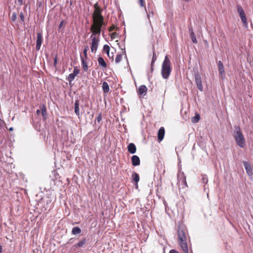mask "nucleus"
Segmentation results:
<instances>
[{
	"label": "nucleus",
	"instance_id": "f257e3e1",
	"mask_svg": "<svg viewBox=\"0 0 253 253\" xmlns=\"http://www.w3.org/2000/svg\"><path fill=\"white\" fill-rule=\"evenodd\" d=\"M187 229L184 226H179L177 230L178 244L184 253H188L187 243Z\"/></svg>",
	"mask_w": 253,
	"mask_h": 253
},
{
	"label": "nucleus",
	"instance_id": "f03ea898",
	"mask_svg": "<svg viewBox=\"0 0 253 253\" xmlns=\"http://www.w3.org/2000/svg\"><path fill=\"white\" fill-rule=\"evenodd\" d=\"M233 137L237 145L240 148H244L246 145V140L241 130L240 127L238 126H234Z\"/></svg>",
	"mask_w": 253,
	"mask_h": 253
},
{
	"label": "nucleus",
	"instance_id": "7ed1b4c3",
	"mask_svg": "<svg viewBox=\"0 0 253 253\" xmlns=\"http://www.w3.org/2000/svg\"><path fill=\"white\" fill-rule=\"evenodd\" d=\"M103 26H105L104 18H92V24L90 27L92 34L99 36Z\"/></svg>",
	"mask_w": 253,
	"mask_h": 253
},
{
	"label": "nucleus",
	"instance_id": "20e7f679",
	"mask_svg": "<svg viewBox=\"0 0 253 253\" xmlns=\"http://www.w3.org/2000/svg\"><path fill=\"white\" fill-rule=\"evenodd\" d=\"M171 72V62L168 56L166 55L162 66L161 74L163 78L165 79H168L170 75Z\"/></svg>",
	"mask_w": 253,
	"mask_h": 253
},
{
	"label": "nucleus",
	"instance_id": "39448f33",
	"mask_svg": "<svg viewBox=\"0 0 253 253\" xmlns=\"http://www.w3.org/2000/svg\"><path fill=\"white\" fill-rule=\"evenodd\" d=\"M90 49L92 53H95L97 50L99 42V36L97 35L92 34L90 37Z\"/></svg>",
	"mask_w": 253,
	"mask_h": 253
},
{
	"label": "nucleus",
	"instance_id": "423d86ee",
	"mask_svg": "<svg viewBox=\"0 0 253 253\" xmlns=\"http://www.w3.org/2000/svg\"><path fill=\"white\" fill-rule=\"evenodd\" d=\"M237 11L239 14L241 20L245 27H248V22L245 11L241 5L237 4L236 6Z\"/></svg>",
	"mask_w": 253,
	"mask_h": 253
},
{
	"label": "nucleus",
	"instance_id": "0eeeda50",
	"mask_svg": "<svg viewBox=\"0 0 253 253\" xmlns=\"http://www.w3.org/2000/svg\"><path fill=\"white\" fill-rule=\"evenodd\" d=\"M94 10L92 13V18H104L102 15L103 9L98 5V2H96L93 6Z\"/></svg>",
	"mask_w": 253,
	"mask_h": 253
},
{
	"label": "nucleus",
	"instance_id": "6e6552de",
	"mask_svg": "<svg viewBox=\"0 0 253 253\" xmlns=\"http://www.w3.org/2000/svg\"><path fill=\"white\" fill-rule=\"evenodd\" d=\"M177 181L178 183H181L182 188L188 187L186 182V177L183 172H180L177 175Z\"/></svg>",
	"mask_w": 253,
	"mask_h": 253
},
{
	"label": "nucleus",
	"instance_id": "1a4fd4ad",
	"mask_svg": "<svg viewBox=\"0 0 253 253\" xmlns=\"http://www.w3.org/2000/svg\"><path fill=\"white\" fill-rule=\"evenodd\" d=\"M79 72L80 70L76 67H74L73 73L70 74L67 78V80L70 84L75 79V77Z\"/></svg>",
	"mask_w": 253,
	"mask_h": 253
},
{
	"label": "nucleus",
	"instance_id": "9d476101",
	"mask_svg": "<svg viewBox=\"0 0 253 253\" xmlns=\"http://www.w3.org/2000/svg\"><path fill=\"white\" fill-rule=\"evenodd\" d=\"M195 79L197 87L201 91H202L203 90V87L200 75L199 74H196Z\"/></svg>",
	"mask_w": 253,
	"mask_h": 253
},
{
	"label": "nucleus",
	"instance_id": "9b49d317",
	"mask_svg": "<svg viewBox=\"0 0 253 253\" xmlns=\"http://www.w3.org/2000/svg\"><path fill=\"white\" fill-rule=\"evenodd\" d=\"M42 42V35L41 33H37V39L36 41V49L39 50L40 49Z\"/></svg>",
	"mask_w": 253,
	"mask_h": 253
},
{
	"label": "nucleus",
	"instance_id": "f8f14e48",
	"mask_svg": "<svg viewBox=\"0 0 253 253\" xmlns=\"http://www.w3.org/2000/svg\"><path fill=\"white\" fill-rule=\"evenodd\" d=\"M243 164L248 175L252 176L253 175L252 168L250 164L246 161H244Z\"/></svg>",
	"mask_w": 253,
	"mask_h": 253
},
{
	"label": "nucleus",
	"instance_id": "ddd939ff",
	"mask_svg": "<svg viewBox=\"0 0 253 253\" xmlns=\"http://www.w3.org/2000/svg\"><path fill=\"white\" fill-rule=\"evenodd\" d=\"M165 134V130L164 127H161L158 132V139L159 142L162 141Z\"/></svg>",
	"mask_w": 253,
	"mask_h": 253
},
{
	"label": "nucleus",
	"instance_id": "4468645a",
	"mask_svg": "<svg viewBox=\"0 0 253 253\" xmlns=\"http://www.w3.org/2000/svg\"><path fill=\"white\" fill-rule=\"evenodd\" d=\"M97 61L99 66L101 67L102 70H106V69L107 68V65L104 59L102 57H98Z\"/></svg>",
	"mask_w": 253,
	"mask_h": 253
},
{
	"label": "nucleus",
	"instance_id": "2eb2a0df",
	"mask_svg": "<svg viewBox=\"0 0 253 253\" xmlns=\"http://www.w3.org/2000/svg\"><path fill=\"white\" fill-rule=\"evenodd\" d=\"M131 163L133 166H137L140 165V161L138 156L133 155L131 157Z\"/></svg>",
	"mask_w": 253,
	"mask_h": 253
},
{
	"label": "nucleus",
	"instance_id": "dca6fc26",
	"mask_svg": "<svg viewBox=\"0 0 253 253\" xmlns=\"http://www.w3.org/2000/svg\"><path fill=\"white\" fill-rule=\"evenodd\" d=\"M127 150L131 154H134L136 151V148L134 143H129L127 146Z\"/></svg>",
	"mask_w": 253,
	"mask_h": 253
},
{
	"label": "nucleus",
	"instance_id": "f3484780",
	"mask_svg": "<svg viewBox=\"0 0 253 253\" xmlns=\"http://www.w3.org/2000/svg\"><path fill=\"white\" fill-rule=\"evenodd\" d=\"M218 67L219 73L220 76H222L225 75L223 63L221 61L218 62Z\"/></svg>",
	"mask_w": 253,
	"mask_h": 253
},
{
	"label": "nucleus",
	"instance_id": "a211bd4d",
	"mask_svg": "<svg viewBox=\"0 0 253 253\" xmlns=\"http://www.w3.org/2000/svg\"><path fill=\"white\" fill-rule=\"evenodd\" d=\"M110 47L107 44H105L103 46V51L106 53L108 57L110 58V59H113V55L112 56H110Z\"/></svg>",
	"mask_w": 253,
	"mask_h": 253
},
{
	"label": "nucleus",
	"instance_id": "6ab92c4d",
	"mask_svg": "<svg viewBox=\"0 0 253 253\" xmlns=\"http://www.w3.org/2000/svg\"><path fill=\"white\" fill-rule=\"evenodd\" d=\"M147 88L144 85H140L138 89V93L141 95H145L146 93Z\"/></svg>",
	"mask_w": 253,
	"mask_h": 253
},
{
	"label": "nucleus",
	"instance_id": "aec40b11",
	"mask_svg": "<svg viewBox=\"0 0 253 253\" xmlns=\"http://www.w3.org/2000/svg\"><path fill=\"white\" fill-rule=\"evenodd\" d=\"M132 178L133 181L135 182V185L138 187V182L139 181V175L138 173L134 172L132 174Z\"/></svg>",
	"mask_w": 253,
	"mask_h": 253
},
{
	"label": "nucleus",
	"instance_id": "412c9836",
	"mask_svg": "<svg viewBox=\"0 0 253 253\" xmlns=\"http://www.w3.org/2000/svg\"><path fill=\"white\" fill-rule=\"evenodd\" d=\"M81 59L82 61V65L84 71H87L88 70V66L87 62L85 60V59H84L83 56H81Z\"/></svg>",
	"mask_w": 253,
	"mask_h": 253
},
{
	"label": "nucleus",
	"instance_id": "4be33fe9",
	"mask_svg": "<svg viewBox=\"0 0 253 253\" xmlns=\"http://www.w3.org/2000/svg\"><path fill=\"white\" fill-rule=\"evenodd\" d=\"M75 113L78 116H80L79 100H76L75 103Z\"/></svg>",
	"mask_w": 253,
	"mask_h": 253
},
{
	"label": "nucleus",
	"instance_id": "5701e85b",
	"mask_svg": "<svg viewBox=\"0 0 253 253\" xmlns=\"http://www.w3.org/2000/svg\"><path fill=\"white\" fill-rule=\"evenodd\" d=\"M102 89L104 93H108L109 91V86L107 82H104L103 83Z\"/></svg>",
	"mask_w": 253,
	"mask_h": 253
},
{
	"label": "nucleus",
	"instance_id": "b1692460",
	"mask_svg": "<svg viewBox=\"0 0 253 253\" xmlns=\"http://www.w3.org/2000/svg\"><path fill=\"white\" fill-rule=\"evenodd\" d=\"M41 110L43 119L45 120L46 119L47 112L46 108L44 105H43L42 107H41Z\"/></svg>",
	"mask_w": 253,
	"mask_h": 253
},
{
	"label": "nucleus",
	"instance_id": "393cba45",
	"mask_svg": "<svg viewBox=\"0 0 253 253\" xmlns=\"http://www.w3.org/2000/svg\"><path fill=\"white\" fill-rule=\"evenodd\" d=\"M81 229L79 227H73L72 230V233L73 235H77L81 233Z\"/></svg>",
	"mask_w": 253,
	"mask_h": 253
},
{
	"label": "nucleus",
	"instance_id": "a878e982",
	"mask_svg": "<svg viewBox=\"0 0 253 253\" xmlns=\"http://www.w3.org/2000/svg\"><path fill=\"white\" fill-rule=\"evenodd\" d=\"M86 241V239L84 238L81 241L79 242V243L77 244H76L75 246L78 247H82L85 244Z\"/></svg>",
	"mask_w": 253,
	"mask_h": 253
},
{
	"label": "nucleus",
	"instance_id": "bb28decb",
	"mask_svg": "<svg viewBox=\"0 0 253 253\" xmlns=\"http://www.w3.org/2000/svg\"><path fill=\"white\" fill-rule=\"evenodd\" d=\"M156 59H157V56H156V53H155V49H154V48H153V57H152V61H151V64L152 68L154 66V64L155 61L156 60Z\"/></svg>",
	"mask_w": 253,
	"mask_h": 253
},
{
	"label": "nucleus",
	"instance_id": "cd10ccee",
	"mask_svg": "<svg viewBox=\"0 0 253 253\" xmlns=\"http://www.w3.org/2000/svg\"><path fill=\"white\" fill-rule=\"evenodd\" d=\"M200 119V116L199 114H196V115L192 118L191 121L193 123H197Z\"/></svg>",
	"mask_w": 253,
	"mask_h": 253
},
{
	"label": "nucleus",
	"instance_id": "c85d7f7f",
	"mask_svg": "<svg viewBox=\"0 0 253 253\" xmlns=\"http://www.w3.org/2000/svg\"><path fill=\"white\" fill-rule=\"evenodd\" d=\"M138 3L140 7H144L145 8V11L147 12V9L145 6L146 4L145 0H138Z\"/></svg>",
	"mask_w": 253,
	"mask_h": 253
},
{
	"label": "nucleus",
	"instance_id": "c756f323",
	"mask_svg": "<svg viewBox=\"0 0 253 253\" xmlns=\"http://www.w3.org/2000/svg\"><path fill=\"white\" fill-rule=\"evenodd\" d=\"M190 37L191 38V40L193 43H197V40L196 37V36L194 33V32H192L190 33Z\"/></svg>",
	"mask_w": 253,
	"mask_h": 253
},
{
	"label": "nucleus",
	"instance_id": "7c9ffc66",
	"mask_svg": "<svg viewBox=\"0 0 253 253\" xmlns=\"http://www.w3.org/2000/svg\"><path fill=\"white\" fill-rule=\"evenodd\" d=\"M88 49H89V47H88V46H85L84 49L83 54H84V59H87V52Z\"/></svg>",
	"mask_w": 253,
	"mask_h": 253
},
{
	"label": "nucleus",
	"instance_id": "2f4dec72",
	"mask_svg": "<svg viewBox=\"0 0 253 253\" xmlns=\"http://www.w3.org/2000/svg\"><path fill=\"white\" fill-rule=\"evenodd\" d=\"M122 59V55L121 54H118L115 59V62L119 63Z\"/></svg>",
	"mask_w": 253,
	"mask_h": 253
},
{
	"label": "nucleus",
	"instance_id": "473e14b6",
	"mask_svg": "<svg viewBox=\"0 0 253 253\" xmlns=\"http://www.w3.org/2000/svg\"><path fill=\"white\" fill-rule=\"evenodd\" d=\"M17 19V14L16 13L13 12L12 14L11 17V20L12 22H15Z\"/></svg>",
	"mask_w": 253,
	"mask_h": 253
},
{
	"label": "nucleus",
	"instance_id": "72a5a7b5",
	"mask_svg": "<svg viewBox=\"0 0 253 253\" xmlns=\"http://www.w3.org/2000/svg\"><path fill=\"white\" fill-rule=\"evenodd\" d=\"M20 20L21 21V22L22 23H24V20H25V17H24V14H23V13L22 12H21L20 13Z\"/></svg>",
	"mask_w": 253,
	"mask_h": 253
},
{
	"label": "nucleus",
	"instance_id": "f704fd0d",
	"mask_svg": "<svg viewBox=\"0 0 253 253\" xmlns=\"http://www.w3.org/2000/svg\"><path fill=\"white\" fill-rule=\"evenodd\" d=\"M110 38H111L112 40H113V39H116V37H117V33H116V32H113V33H111V34H110Z\"/></svg>",
	"mask_w": 253,
	"mask_h": 253
},
{
	"label": "nucleus",
	"instance_id": "c9c22d12",
	"mask_svg": "<svg viewBox=\"0 0 253 253\" xmlns=\"http://www.w3.org/2000/svg\"><path fill=\"white\" fill-rule=\"evenodd\" d=\"M101 120H102V114H101V113H99L97 117L96 118V120L99 123L101 121Z\"/></svg>",
	"mask_w": 253,
	"mask_h": 253
},
{
	"label": "nucleus",
	"instance_id": "e433bc0d",
	"mask_svg": "<svg viewBox=\"0 0 253 253\" xmlns=\"http://www.w3.org/2000/svg\"><path fill=\"white\" fill-rule=\"evenodd\" d=\"M57 56L56 55L55 57L54 58V62H53V65L55 67H56L57 63Z\"/></svg>",
	"mask_w": 253,
	"mask_h": 253
},
{
	"label": "nucleus",
	"instance_id": "4c0bfd02",
	"mask_svg": "<svg viewBox=\"0 0 253 253\" xmlns=\"http://www.w3.org/2000/svg\"><path fill=\"white\" fill-rule=\"evenodd\" d=\"M146 13H147V17H148L149 20L150 19V14H151L152 15H154L153 11H150V10H149V12H148L147 11Z\"/></svg>",
	"mask_w": 253,
	"mask_h": 253
},
{
	"label": "nucleus",
	"instance_id": "58836bf2",
	"mask_svg": "<svg viewBox=\"0 0 253 253\" xmlns=\"http://www.w3.org/2000/svg\"><path fill=\"white\" fill-rule=\"evenodd\" d=\"M116 27L115 25H112L111 26H110L109 28V31L110 32H112L113 31H114Z\"/></svg>",
	"mask_w": 253,
	"mask_h": 253
},
{
	"label": "nucleus",
	"instance_id": "ea45409f",
	"mask_svg": "<svg viewBox=\"0 0 253 253\" xmlns=\"http://www.w3.org/2000/svg\"><path fill=\"white\" fill-rule=\"evenodd\" d=\"M64 21L63 20H62V21L60 22L59 25V29H60L62 27V26L64 24Z\"/></svg>",
	"mask_w": 253,
	"mask_h": 253
},
{
	"label": "nucleus",
	"instance_id": "a19ab883",
	"mask_svg": "<svg viewBox=\"0 0 253 253\" xmlns=\"http://www.w3.org/2000/svg\"><path fill=\"white\" fill-rule=\"evenodd\" d=\"M169 253H179L175 250H171L169 251Z\"/></svg>",
	"mask_w": 253,
	"mask_h": 253
},
{
	"label": "nucleus",
	"instance_id": "79ce46f5",
	"mask_svg": "<svg viewBox=\"0 0 253 253\" xmlns=\"http://www.w3.org/2000/svg\"><path fill=\"white\" fill-rule=\"evenodd\" d=\"M17 1L18 2V3L20 5H22L23 3V0H17Z\"/></svg>",
	"mask_w": 253,
	"mask_h": 253
},
{
	"label": "nucleus",
	"instance_id": "37998d69",
	"mask_svg": "<svg viewBox=\"0 0 253 253\" xmlns=\"http://www.w3.org/2000/svg\"><path fill=\"white\" fill-rule=\"evenodd\" d=\"M41 112V109H40V110H37L36 111V113H37V114L38 115H40V114Z\"/></svg>",
	"mask_w": 253,
	"mask_h": 253
},
{
	"label": "nucleus",
	"instance_id": "c03bdc74",
	"mask_svg": "<svg viewBox=\"0 0 253 253\" xmlns=\"http://www.w3.org/2000/svg\"><path fill=\"white\" fill-rule=\"evenodd\" d=\"M189 31L190 34L191 33V32H193V29L191 27L189 29Z\"/></svg>",
	"mask_w": 253,
	"mask_h": 253
},
{
	"label": "nucleus",
	"instance_id": "a18cd8bd",
	"mask_svg": "<svg viewBox=\"0 0 253 253\" xmlns=\"http://www.w3.org/2000/svg\"><path fill=\"white\" fill-rule=\"evenodd\" d=\"M2 246L1 245H0V253H2Z\"/></svg>",
	"mask_w": 253,
	"mask_h": 253
},
{
	"label": "nucleus",
	"instance_id": "49530a36",
	"mask_svg": "<svg viewBox=\"0 0 253 253\" xmlns=\"http://www.w3.org/2000/svg\"><path fill=\"white\" fill-rule=\"evenodd\" d=\"M13 130V127H10V128H9V131H12Z\"/></svg>",
	"mask_w": 253,
	"mask_h": 253
},
{
	"label": "nucleus",
	"instance_id": "de8ad7c7",
	"mask_svg": "<svg viewBox=\"0 0 253 253\" xmlns=\"http://www.w3.org/2000/svg\"><path fill=\"white\" fill-rule=\"evenodd\" d=\"M112 55H113V56H114V55H113V53H111V54H110V56H112Z\"/></svg>",
	"mask_w": 253,
	"mask_h": 253
}]
</instances>
